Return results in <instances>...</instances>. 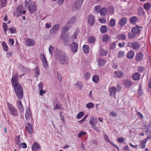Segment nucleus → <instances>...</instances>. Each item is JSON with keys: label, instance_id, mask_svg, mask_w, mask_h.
Segmentation results:
<instances>
[{"label": "nucleus", "instance_id": "f257e3e1", "mask_svg": "<svg viewBox=\"0 0 151 151\" xmlns=\"http://www.w3.org/2000/svg\"><path fill=\"white\" fill-rule=\"evenodd\" d=\"M18 73H15L12 78L11 83L17 97L19 99H22L23 96V89L21 86L18 83Z\"/></svg>", "mask_w": 151, "mask_h": 151}, {"label": "nucleus", "instance_id": "f03ea898", "mask_svg": "<svg viewBox=\"0 0 151 151\" xmlns=\"http://www.w3.org/2000/svg\"><path fill=\"white\" fill-rule=\"evenodd\" d=\"M56 59L59 62L63 65H66L69 62V60L68 56L63 51H58L56 54Z\"/></svg>", "mask_w": 151, "mask_h": 151}, {"label": "nucleus", "instance_id": "7ed1b4c3", "mask_svg": "<svg viewBox=\"0 0 151 151\" xmlns=\"http://www.w3.org/2000/svg\"><path fill=\"white\" fill-rule=\"evenodd\" d=\"M32 0H29L28 1L26 2V6L28 7L29 11L31 13H33L35 11H36L37 6L35 4V2L31 3L29 5L30 3L31 2Z\"/></svg>", "mask_w": 151, "mask_h": 151}, {"label": "nucleus", "instance_id": "20e7f679", "mask_svg": "<svg viewBox=\"0 0 151 151\" xmlns=\"http://www.w3.org/2000/svg\"><path fill=\"white\" fill-rule=\"evenodd\" d=\"M6 104L9 113L13 116H18L17 110L15 107L9 102H6Z\"/></svg>", "mask_w": 151, "mask_h": 151}, {"label": "nucleus", "instance_id": "39448f33", "mask_svg": "<svg viewBox=\"0 0 151 151\" xmlns=\"http://www.w3.org/2000/svg\"><path fill=\"white\" fill-rule=\"evenodd\" d=\"M24 8L22 5L20 4L17 6V10L14 13V15L17 17L20 16L22 14H24L26 12L25 10H22Z\"/></svg>", "mask_w": 151, "mask_h": 151}, {"label": "nucleus", "instance_id": "423d86ee", "mask_svg": "<svg viewBox=\"0 0 151 151\" xmlns=\"http://www.w3.org/2000/svg\"><path fill=\"white\" fill-rule=\"evenodd\" d=\"M83 1V0H76L73 5V10L75 11L78 10L81 7Z\"/></svg>", "mask_w": 151, "mask_h": 151}, {"label": "nucleus", "instance_id": "0eeeda50", "mask_svg": "<svg viewBox=\"0 0 151 151\" xmlns=\"http://www.w3.org/2000/svg\"><path fill=\"white\" fill-rule=\"evenodd\" d=\"M87 23L91 26H93L95 22V18L94 16L90 14L87 17Z\"/></svg>", "mask_w": 151, "mask_h": 151}, {"label": "nucleus", "instance_id": "6e6552de", "mask_svg": "<svg viewBox=\"0 0 151 151\" xmlns=\"http://www.w3.org/2000/svg\"><path fill=\"white\" fill-rule=\"evenodd\" d=\"M40 59L42 62L43 67L45 68H47L48 67V63L44 54H42L40 55Z\"/></svg>", "mask_w": 151, "mask_h": 151}, {"label": "nucleus", "instance_id": "1a4fd4ad", "mask_svg": "<svg viewBox=\"0 0 151 151\" xmlns=\"http://www.w3.org/2000/svg\"><path fill=\"white\" fill-rule=\"evenodd\" d=\"M60 27L59 24H57L53 26L51 29L50 34L51 35H54L58 30Z\"/></svg>", "mask_w": 151, "mask_h": 151}, {"label": "nucleus", "instance_id": "9d476101", "mask_svg": "<svg viewBox=\"0 0 151 151\" xmlns=\"http://www.w3.org/2000/svg\"><path fill=\"white\" fill-rule=\"evenodd\" d=\"M16 106L21 113H22L24 112V107L21 100H19L17 101Z\"/></svg>", "mask_w": 151, "mask_h": 151}, {"label": "nucleus", "instance_id": "9b49d317", "mask_svg": "<svg viewBox=\"0 0 151 151\" xmlns=\"http://www.w3.org/2000/svg\"><path fill=\"white\" fill-rule=\"evenodd\" d=\"M41 148L40 145L38 142H34L32 147V151H37Z\"/></svg>", "mask_w": 151, "mask_h": 151}, {"label": "nucleus", "instance_id": "f8f14e48", "mask_svg": "<svg viewBox=\"0 0 151 151\" xmlns=\"http://www.w3.org/2000/svg\"><path fill=\"white\" fill-rule=\"evenodd\" d=\"M70 50L72 52H75L78 50V45L76 43L73 42L72 44L70 45Z\"/></svg>", "mask_w": 151, "mask_h": 151}, {"label": "nucleus", "instance_id": "ddd939ff", "mask_svg": "<svg viewBox=\"0 0 151 151\" xmlns=\"http://www.w3.org/2000/svg\"><path fill=\"white\" fill-rule=\"evenodd\" d=\"M25 117L26 120H28L32 118V114L30 109H27L25 114Z\"/></svg>", "mask_w": 151, "mask_h": 151}, {"label": "nucleus", "instance_id": "4468645a", "mask_svg": "<svg viewBox=\"0 0 151 151\" xmlns=\"http://www.w3.org/2000/svg\"><path fill=\"white\" fill-rule=\"evenodd\" d=\"M144 55L142 52H138L136 55L135 57L136 60L138 62H139L141 61L143 59Z\"/></svg>", "mask_w": 151, "mask_h": 151}, {"label": "nucleus", "instance_id": "2eb2a0df", "mask_svg": "<svg viewBox=\"0 0 151 151\" xmlns=\"http://www.w3.org/2000/svg\"><path fill=\"white\" fill-rule=\"evenodd\" d=\"M127 23V19L125 17H122L120 19L118 22V24L121 27L124 26Z\"/></svg>", "mask_w": 151, "mask_h": 151}, {"label": "nucleus", "instance_id": "dca6fc26", "mask_svg": "<svg viewBox=\"0 0 151 151\" xmlns=\"http://www.w3.org/2000/svg\"><path fill=\"white\" fill-rule=\"evenodd\" d=\"M26 42L27 45L28 46H33L35 44V42L33 40L28 38L26 39Z\"/></svg>", "mask_w": 151, "mask_h": 151}, {"label": "nucleus", "instance_id": "f3484780", "mask_svg": "<svg viewBox=\"0 0 151 151\" xmlns=\"http://www.w3.org/2000/svg\"><path fill=\"white\" fill-rule=\"evenodd\" d=\"M26 128L27 131L29 134H31L32 133L33 129L32 124L29 123H27L26 124Z\"/></svg>", "mask_w": 151, "mask_h": 151}, {"label": "nucleus", "instance_id": "a211bd4d", "mask_svg": "<svg viewBox=\"0 0 151 151\" xmlns=\"http://www.w3.org/2000/svg\"><path fill=\"white\" fill-rule=\"evenodd\" d=\"M142 28V27L138 25H137L136 27H133V33L136 34L140 33Z\"/></svg>", "mask_w": 151, "mask_h": 151}, {"label": "nucleus", "instance_id": "6ab92c4d", "mask_svg": "<svg viewBox=\"0 0 151 151\" xmlns=\"http://www.w3.org/2000/svg\"><path fill=\"white\" fill-rule=\"evenodd\" d=\"M109 92L110 96L114 95L115 96L116 92V88L114 86L110 87L109 88Z\"/></svg>", "mask_w": 151, "mask_h": 151}, {"label": "nucleus", "instance_id": "aec40b11", "mask_svg": "<svg viewBox=\"0 0 151 151\" xmlns=\"http://www.w3.org/2000/svg\"><path fill=\"white\" fill-rule=\"evenodd\" d=\"M108 12V9L106 8L103 7L101 8L99 12L100 14L102 16H105Z\"/></svg>", "mask_w": 151, "mask_h": 151}, {"label": "nucleus", "instance_id": "412c9836", "mask_svg": "<svg viewBox=\"0 0 151 151\" xmlns=\"http://www.w3.org/2000/svg\"><path fill=\"white\" fill-rule=\"evenodd\" d=\"M104 139L106 141L109 142L112 146L116 147L118 150H119V148L116 145H115L113 142H111L109 139V137L106 135H105Z\"/></svg>", "mask_w": 151, "mask_h": 151}, {"label": "nucleus", "instance_id": "4be33fe9", "mask_svg": "<svg viewBox=\"0 0 151 151\" xmlns=\"http://www.w3.org/2000/svg\"><path fill=\"white\" fill-rule=\"evenodd\" d=\"M143 7L146 11H149L151 7V4L150 3L147 2L144 4Z\"/></svg>", "mask_w": 151, "mask_h": 151}, {"label": "nucleus", "instance_id": "5701e85b", "mask_svg": "<svg viewBox=\"0 0 151 151\" xmlns=\"http://www.w3.org/2000/svg\"><path fill=\"white\" fill-rule=\"evenodd\" d=\"M114 74L115 78H119L122 77L123 75V72L121 71H115Z\"/></svg>", "mask_w": 151, "mask_h": 151}, {"label": "nucleus", "instance_id": "b1692460", "mask_svg": "<svg viewBox=\"0 0 151 151\" xmlns=\"http://www.w3.org/2000/svg\"><path fill=\"white\" fill-rule=\"evenodd\" d=\"M145 14V12L141 7H139L138 8V15L140 16H144Z\"/></svg>", "mask_w": 151, "mask_h": 151}, {"label": "nucleus", "instance_id": "393cba45", "mask_svg": "<svg viewBox=\"0 0 151 151\" xmlns=\"http://www.w3.org/2000/svg\"><path fill=\"white\" fill-rule=\"evenodd\" d=\"M83 50L84 53L88 54L89 52V48L88 45H84L83 46Z\"/></svg>", "mask_w": 151, "mask_h": 151}, {"label": "nucleus", "instance_id": "a878e982", "mask_svg": "<svg viewBox=\"0 0 151 151\" xmlns=\"http://www.w3.org/2000/svg\"><path fill=\"white\" fill-rule=\"evenodd\" d=\"M96 38L93 36H91L88 38V41L89 43L92 44L95 43Z\"/></svg>", "mask_w": 151, "mask_h": 151}, {"label": "nucleus", "instance_id": "bb28decb", "mask_svg": "<svg viewBox=\"0 0 151 151\" xmlns=\"http://www.w3.org/2000/svg\"><path fill=\"white\" fill-rule=\"evenodd\" d=\"M100 30L101 32L103 33H106L108 31L107 26L106 25H102L100 28Z\"/></svg>", "mask_w": 151, "mask_h": 151}, {"label": "nucleus", "instance_id": "cd10ccee", "mask_svg": "<svg viewBox=\"0 0 151 151\" xmlns=\"http://www.w3.org/2000/svg\"><path fill=\"white\" fill-rule=\"evenodd\" d=\"M108 53V51L106 50L103 49H100L99 50V54L101 55L106 56Z\"/></svg>", "mask_w": 151, "mask_h": 151}, {"label": "nucleus", "instance_id": "c85d7f7f", "mask_svg": "<svg viewBox=\"0 0 151 151\" xmlns=\"http://www.w3.org/2000/svg\"><path fill=\"white\" fill-rule=\"evenodd\" d=\"M3 50L5 51H7L9 50V47L7 44L4 42L3 41L1 43Z\"/></svg>", "mask_w": 151, "mask_h": 151}, {"label": "nucleus", "instance_id": "c756f323", "mask_svg": "<svg viewBox=\"0 0 151 151\" xmlns=\"http://www.w3.org/2000/svg\"><path fill=\"white\" fill-rule=\"evenodd\" d=\"M89 122L90 125L97 124L98 123V121L96 119L93 117H91L90 119Z\"/></svg>", "mask_w": 151, "mask_h": 151}, {"label": "nucleus", "instance_id": "7c9ffc66", "mask_svg": "<svg viewBox=\"0 0 151 151\" xmlns=\"http://www.w3.org/2000/svg\"><path fill=\"white\" fill-rule=\"evenodd\" d=\"M76 17H73L71 18L69 20L68 22V23L70 25H72L74 24L76 22Z\"/></svg>", "mask_w": 151, "mask_h": 151}, {"label": "nucleus", "instance_id": "2f4dec72", "mask_svg": "<svg viewBox=\"0 0 151 151\" xmlns=\"http://www.w3.org/2000/svg\"><path fill=\"white\" fill-rule=\"evenodd\" d=\"M116 38L119 39V40H124L126 39V36L124 34H119L117 35Z\"/></svg>", "mask_w": 151, "mask_h": 151}, {"label": "nucleus", "instance_id": "473e14b6", "mask_svg": "<svg viewBox=\"0 0 151 151\" xmlns=\"http://www.w3.org/2000/svg\"><path fill=\"white\" fill-rule=\"evenodd\" d=\"M75 86L76 87L81 90L83 86V84L81 81H78L75 84Z\"/></svg>", "mask_w": 151, "mask_h": 151}, {"label": "nucleus", "instance_id": "72a5a7b5", "mask_svg": "<svg viewBox=\"0 0 151 151\" xmlns=\"http://www.w3.org/2000/svg\"><path fill=\"white\" fill-rule=\"evenodd\" d=\"M140 78V75L137 73H136L133 75V79L135 81L139 80Z\"/></svg>", "mask_w": 151, "mask_h": 151}, {"label": "nucleus", "instance_id": "f704fd0d", "mask_svg": "<svg viewBox=\"0 0 151 151\" xmlns=\"http://www.w3.org/2000/svg\"><path fill=\"white\" fill-rule=\"evenodd\" d=\"M98 63L100 66H103L105 65V62L103 59L100 58L98 60Z\"/></svg>", "mask_w": 151, "mask_h": 151}, {"label": "nucleus", "instance_id": "c9c22d12", "mask_svg": "<svg viewBox=\"0 0 151 151\" xmlns=\"http://www.w3.org/2000/svg\"><path fill=\"white\" fill-rule=\"evenodd\" d=\"M35 75L36 78H37L40 75V69L37 66L35 69Z\"/></svg>", "mask_w": 151, "mask_h": 151}, {"label": "nucleus", "instance_id": "e433bc0d", "mask_svg": "<svg viewBox=\"0 0 151 151\" xmlns=\"http://www.w3.org/2000/svg\"><path fill=\"white\" fill-rule=\"evenodd\" d=\"M71 26V25H70L69 23H67L65 26L62 28V31L64 32L65 31H67L70 28Z\"/></svg>", "mask_w": 151, "mask_h": 151}, {"label": "nucleus", "instance_id": "4c0bfd02", "mask_svg": "<svg viewBox=\"0 0 151 151\" xmlns=\"http://www.w3.org/2000/svg\"><path fill=\"white\" fill-rule=\"evenodd\" d=\"M131 82L129 80L127 79L124 82V85L125 86L126 88H128L131 86Z\"/></svg>", "mask_w": 151, "mask_h": 151}, {"label": "nucleus", "instance_id": "58836bf2", "mask_svg": "<svg viewBox=\"0 0 151 151\" xmlns=\"http://www.w3.org/2000/svg\"><path fill=\"white\" fill-rule=\"evenodd\" d=\"M116 24V20L114 19H111L110 20L109 25L111 27L115 26Z\"/></svg>", "mask_w": 151, "mask_h": 151}, {"label": "nucleus", "instance_id": "ea45409f", "mask_svg": "<svg viewBox=\"0 0 151 151\" xmlns=\"http://www.w3.org/2000/svg\"><path fill=\"white\" fill-rule=\"evenodd\" d=\"M147 142L145 139L141 141V142L139 144V145L141 147L142 149H144L145 147L146 143Z\"/></svg>", "mask_w": 151, "mask_h": 151}, {"label": "nucleus", "instance_id": "a19ab883", "mask_svg": "<svg viewBox=\"0 0 151 151\" xmlns=\"http://www.w3.org/2000/svg\"><path fill=\"white\" fill-rule=\"evenodd\" d=\"M7 0H0V4L1 8L6 6Z\"/></svg>", "mask_w": 151, "mask_h": 151}, {"label": "nucleus", "instance_id": "79ce46f5", "mask_svg": "<svg viewBox=\"0 0 151 151\" xmlns=\"http://www.w3.org/2000/svg\"><path fill=\"white\" fill-rule=\"evenodd\" d=\"M99 80V77L97 75H95L93 76L92 78V81L95 83H98Z\"/></svg>", "mask_w": 151, "mask_h": 151}, {"label": "nucleus", "instance_id": "37998d69", "mask_svg": "<svg viewBox=\"0 0 151 151\" xmlns=\"http://www.w3.org/2000/svg\"><path fill=\"white\" fill-rule=\"evenodd\" d=\"M15 143L18 146L20 143V136L18 135L17 136L15 139Z\"/></svg>", "mask_w": 151, "mask_h": 151}, {"label": "nucleus", "instance_id": "c03bdc74", "mask_svg": "<svg viewBox=\"0 0 151 151\" xmlns=\"http://www.w3.org/2000/svg\"><path fill=\"white\" fill-rule=\"evenodd\" d=\"M118 56L119 58H121L123 57L125 55L124 51H120L117 53Z\"/></svg>", "mask_w": 151, "mask_h": 151}, {"label": "nucleus", "instance_id": "a18cd8bd", "mask_svg": "<svg viewBox=\"0 0 151 151\" xmlns=\"http://www.w3.org/2000/svg\"><path fill=\"white\" fill-rule=\"evenodd\" d=\"M139 45L137 42L133 43V49H137L139 48Z\"/></svg>", "mask_w": 151, "mask_h": 151}, {"label": "nucleus", "instance_id": "49530a36", "mask_svg": "<svg viewBox=\"0 0 151 151\" xmlns=\"http://www.w3.org/2000/svg\"><path fill=\"white\" fill-rule=\"evenodd\" d=\"M96 124H93L91 125V126L92 127L93 129L95 130L97 132H99L100 130H99L98 127H97L96 126Z\"/></svg>", "mask_w": 151, "mask_h": 151}, {"label": "nucleus", "instance_id": "de8ad7c7", "mask_svg": "<svg viewBox=\"0 0 151 151\" xmlns=\"http://www.w3.org/2000/svg\"><path fill=\"white\" fill-rule=\"evenodd\" d=\"M96 124H93L91 125V126L92 127L93 129L95 130L97 132H99L100 130H99L98 127H97L96 126Z\"/></svg>", "mask_w": 151, "mask_h": 151}, {"label": "nucleus", "instance_id": "09e8293b", "mask_svg": "<svg viewBox=\"0 0 151 151\" xmlns=\"http://www.w3.org/2000/svg\"><path fill=\"white\" fill-rule=\"evenodd\" d=\"M109 38V36L107 35H106L103 37L102 41L105 42H107L108 41Z\"/></svg>", "mask_w": 151, "mask_h": 151}, {"label": "nucleus", "instance_id": "8fccbe9b", "mask_svg": "<svg viewBox=\"0 0 151 151\" xmlns=\"http://www.w3.org/2000/svg\"><path fill=\"white\" fill-rule=\"evenodd\" d=\"M8 30L10 31L11 34L16 33L17 32L16 28L14 27H12L11 28L8 29Z\"/></svg>", "mask_w": 151, "mask_h": 151}, {"label": "nucleus", "instance_id": "3c124183", "mask_svg": "<svg viewBox=\"0 0 151 151\" xmlns=\"http://www.w3.org/2000/svg\"><path fill=\"white\" fill-rule=\"evenodd\" d=\"M99 20L100 23L102 24L105 23L106 22V18L104 17H102L101 18H99Z\"/></svg>", "mask_w": 151, "mask_h": 151}, {"label": "nucleus", "instance_id": "603ef678", "mask_svg": "<svg viewBox=\"0 0 151 151\" xmlns=\"http://www.w3.org/2000/svg\"><path fill=\"white\" fill-rule=\"evenodd\" d=\"M86 106L88 109H90L93 107L94 104L93 103L90 102L86 104Z\"/></svg>", "mask_w": 151, "mask_h": 151}, {"label": "nucleus", "instance_id": "864d4df0", "mask_svg": "<svg viewBox=\"0 0 151 151\" xmlns=\"http://www.w3.org/2000/svg\"><path fill=\"white\" fill-rule=\"evenodd\" d=\"M127 57L129 59H131L132 58V50H130L127 53Z\"/></svg>", "mask_w": 151, "mask_h": 151}, {"label": "nucleus", "instance_id": "5fc2aeb1", "mask_svg": "<svg viewBox=\"0 0 151 151\" xmlns=\"http://www.w3.org/2000/svg\"><path fill=\"white\" fill-rule=\"evenodd\" d=\"M138 95L139 96H142L143 94V93L142 90V89L140 87V86H139V89L138 90Z\"/></svg>", "mask_w": 151, "mask_h": 151}, {"label": "nucleus", "instance_id": "6e6d98bb", "mask_svg": "<svg viewBox=\"0 0 151 151\" xmlns=\"http://www.w3.org/2000/svg\"><path fill=\"white\" fill-rule=\"evenodd\" d=\"M84 115V113L83 112H79L77 115V118L78 119H81Z\"/></svg>", "mask_w": 151, "mask_h": 151}, {"label": "nucleus", "instance_id": "4d7b16f0", "mask_svg": "<svg viewBox=\"0 0 151 151\" xmlns=\"http://www.w3.org/2000/svg\"><path fill=\"white\" fill-rule=\"evenodd\" d=\"M91 76L90 73H86L84 76V78L85 80H88Z\"/></svg>", "mask_w": 151, "mask_h": 151}, {"label": "nucleus", "instance_id": "13d9d810", "mask_svg": "<svg viewBox=\"0 0 151 151\" xmlns=\"http://www.w3.org/2000/svg\"><path fill=\"white\" fill-rule=\"evenodd\" d=\"M19 147H21L23 148H26L27 147V144L25 142H23L22 143H20L19 145L18 146Z\"/></svg>", "mask_w": 151, "mask_h": 151}, {"label": "nucleus", "instance_id": "bf43d9fd", "mask_svg": "<svg viewBox=\"0 0 151 151\" xmlns=\"http://www.w3.org/2000/svg\"><path fill=\"white\" fill-rule=\"evenodd\" d=\"M79 31L77 29H76L75 31L74 32V35H73V38L74 39H75L77 36L78 35L79 33Z\"/></svg>", "mask_w": 151, "mask_h": 151}, {"label": "nucleus", "instance_id": "052dcab7", "mask_svg": "<svg viewBox=\"0 0 151 151\" xmlns=\"http://www.w3.org/2000/svg\"><path fill=\"white\" fill-rule=\"evenodd\" d=\"M144 70V68L142 66H140L138 67L137 71L140 72L142 73Z\"/></svg>", "mask_w": 151, "mask_h": 151}, {"label": "nucleus", "instance_id": "680f3d73", "mask_svg": "<svg viewBox=\"0 0 151 151\" xmlns=\"http://www.w3.org/2000/svg\"><path fill=\"white\" fill-rule=\"evenodd\" d=\"M116 47V44L115 42L111 43L110 45V48L111 49H114Z\"/></svg>", "mask_w": 151, "mask_h": 151}, {"label": "nucleus", "instance_id": "e2e57ef3", "mask_svg": "<svg viewBox=\"0 0 151 151\" xmlns=\"http://www.w3.org/2000/svg\"><path fill=\"white\" fill-rule=\"evenodd\" d=\"M14 42V41L13 39H9V45L13 46Z\"/></svg>", "mask_w": 151, "mask_h": 151}, {"label": "nucleus", "instance_id": "0e129e2a", "mask_svg": "<svg viewBox=\"0 0 151 151\" xmlns=\"http://www.w3.org/2000/svg\"><path fill=\"white\" fill-rule=\"evenodd\" d=\"M109 116L111 117H116L117 116V113L114 112H111L109 114Z\"/></svg>", "mask_w": 151, "mask_h": 151}, {"label": "nucleus", "instance_id": "69168bd1", "mask_svg": "<svg viewBox=\"0 0 151 151\" xmlns=\"http://www.w3.org/2000/svg\"><path fill=\"white\" fill-rule=\"evenodd\" d=\"M54 48L51 45H50L49 48V50L50 54H52V53L53 51L54 50Z\"/></svg>", "mask_w": 151, "mask_h": 151}, {"label": "nucleus", "instance_id": "338daca9", "mask_svg": "<svg viewBox=\"0 0 151 151\" xmlns=\"http://www.w3.org/2000/svg\"><path fill=\"white\" fill-rule=\"evenodd\" d=\"M47 91L45 90H40L39 94L40 96H42L43 94H45L46 93Z\"/></svg>", "mask_w": 151, "mask_h": 151}, {"label": "nucleus", "instance_id": "774afa93", "mask_svg": "<svg viewBox=\"0 0 151 151\" xmlns=\"http://www.w3.org/2000/svg\"><path fill=\"white\" fill-rule=\"evenodd\" d=\"M88 116V115H86L81 120L79 121V122L80 123H82L83 122L85 121V120L87 119Z\"/></svg>", "mask_w": 151, "mask_h": 151}]
</instances>
